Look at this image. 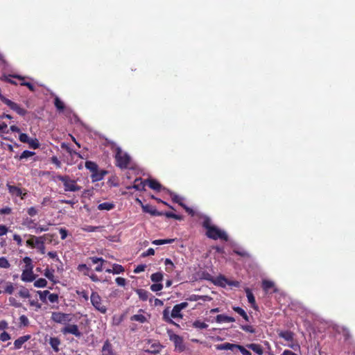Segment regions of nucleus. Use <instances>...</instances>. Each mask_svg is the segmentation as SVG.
I'll return each instance as SVG.
<instances>
[{
  "label": "nucleus",
  "instance_id": "36",
  "mask_svg": "<svg viewBox=\"0 0 355 355\" xmlns=\"http://www.w3.org/2000/svg\"><path fill=\"white\" fill-rule=\"evenodd\" d=\"M193 326L199 329H204L208 327V324L200 320H196L193 323Z\"/></svg>",
  "mask_w": 355,
  "mask_h": 355
},
{
  "label": "nucleus",
  "instance_id": "47",
  "mask_svg": "<svg viewBox=\"0 0 355 355\" xmlns=\"http://www.w3.org/2000/svg\"><path fill=\"white\" fill-rule=\"evenodd\" d=\"M163 288V285L160 283H155L150 286V289L153 292H157Z\"/></svg>",
  "mask_w": 355,
  "mask_h": 355
},
{
  "label": "nucleus",
  "instance_id": "3",
  "mask_svg": "<svg viewBox=\"0 0 355 355\" xmlns=\"http://www.w3.org/2000/svg\"><path fill=\"white\" fill-rule=\"evenodd\" d=\"M25 263L24 268L21 275V279L25 282H31L35 279V275L33 274V265L32 260L30 257H26L23 259Z\"/></svg>",
  "mask_w": 355,
  "mask_h": 355
},
{
  "label": "nucleus",
  "instance_id": "46",
  "mask_svg": "<svg viewBox=\"0 0 355 355\" xmlns=\"http://www.w3.org/2000/svg\"><path fill=\"white\" fill-rule=\"evenodd\" d=\"M35 155L34 152L29 150H24L20 155V159H26L28 157H32Z\"/></svg>",
  "mask_w": 355,
  "mask_h": 355
},
{
  "label": "nucleus",
  "instance_id": "60",
  "mask_svg": "<svg viewBox=\"0 0 355 355\" xmlns=\"http://www.w3.org/2000/svg\"><path fill=\"white\" fill-rule=\"evenodd\" d=\"M146 268V266L144 265H139L135 270H134V272L135 273H139L141 272H143L144 271Z\"/></svg>",
  "mask_w": 355,
  "mask_h": 355
},
{
  "label": "nucleus",
  "instance_id": "33",
  "mask_svg": "<svg viewBox=\"0 0 355 355\" xmlns=\"http://www.w3.org/2000/svg\"><path fill=\"white\" fill-rule=\"evenodd\" d=\"M4 292L8 294H12L15 290L12 283L7 282L4 283Z\"/></svg>",
  "mask_w": 355,
  "mask_h": 355
},
{
  "label": "nucleus",
  "instance_id": "44",
  "mask_svg": "<svg viewBox=\"0 0 355 355\" xmlns=\"http://www.w3.org/2000/svg\"><path fill=\"white\" fill-rule=\"evenodd\" d=\"M37 293L39 295L40 300L42 301H43V302L46 301V297L49 295V291H38Z\"/></svg>",
  "mask_w": 355,
  "mask_h": 355
},
{
  "label": "nucleus",
  "instance_id": "35",
  "mask_svg": "<svg viewBox=\"0 0 355 355\" xmlns=\"http://www.w3.org/2000/svg\"><path fill=\"white\" fill-rule=\"evenodd\" d=\"M46 285L47 281L43 278H40L34 282V286L37 288H44Z\"/></svg>",
  "mask_w": 355,
  "mask_h": 355
},
{
  "label": "nucleus",
  "instance_id": "45",
  "mask_svg": "<svg viewBox=\"0 0 355 355\" xmlns=\"http://www.w3.org/2000/svg\"><path fill=\"white\" fill-rule=\"evenodd\" d=\"M24 225L28 228V229H35L37 226V224L31 219H26L24 222Z\"/></svg>",
  "mask_w": 355,
  "mask_h": 355
},
{
  "label": "nucleus",
  "instance_id": "21",
  "mask_svg": "<svg viewBox=\"0 0 355 355\" xmlns=\"http://www.w3.org/2000/svg\"><path fill=\"white\" fill-rule=\"evenodd\" d=\"M216 321L218 323L223 322H232L235 321V319L232 317H230L225 315H218L216 318Z\"/></svg>",
  "mask_w": 355,
  "mask_h": 355
},
{
  "label": "nucleus",
  "instance_id": "12",
  "mask_svg": "<svg viewBox=\"0 0 355 355\" xmlns=\"http://www.w3.org/2000/svg\"><path fill=\"white\" fill-rule=\"evenodd\" d=\"M43 240V237L42 236L37 237L35 236H31L30 239L26 241V245L32 248H37L40 245L39 243H41Z\"/></svg>",
  "mask_w": 355,
  "mask_h": 355
},
{
  "label": "nucleus",
  "instance_id": "40",
  "mask_svg": "<svg viewBox=\"0 0 355 355\" xmlns=\"http://www.w3.org/2000/svg\"><path fill=\"white\" fill-rule=\"evenodd\" d=\"M54 104L56 108L59 110H63L64 108V103L58 97L55 98Z\"/></svg>",
  "mask_w": 355,
  "mask_h": 355
},
{
  "label": "nucleus",
  "instance_id": "24",
  "mask_svg": "<svg viewBox=\"0 0 355 355\" xmlns=\"http://www.w3.org/2000/svg\"><path fill=\"white\" fill-rule=\"evenodd\" d=\"M49 344L55 352L59 351V345H60V340L59 338L56 337L51 338L49 340Z\"/></svg>",
  "mask_w": 355,
  "mask_h": 355
},
{
  "label": "nucleus",
  "instance_id": "57",
  "mask_svg": "<svg viewBox=\"0 0 355 355\" xmlns=\"http://www.w3.org/2000/svg\"><path fill=\"white\" fill-rule=\"evenodd\" d=\"M48 230V227H42V226H36L35 228V232L36 234H39L42 232H45Z\"/></svg>",
  "mask_w": 355,
  "mask_h": 355
},
{
  "label": "nucleus",
  "instance_id": "19",
  "mask_svg": "<svg viewBox=\"0 0 355 355\" xmlns=\"http://www.w3.org/2000/svg\"><path fill=\"white\" fill-rule=\"evenodd\" d=\"M31 336L29 335H26L19 337L14 342L15 348L16 349H19L21 347L22 345L25 343L30 339Z\"/></svg>",
  "mask_w": 355,
  "mask_h": 355
},
{
  "label": "nucleus",
  "instance_id": "51",
  "mask_svg": "<svg viewBox=\"0 0 355 355\" xmlns=\"http://www.w3.org/2000/svg\"><path fill=\"white\" fill-rule=\"evenodd\" d=\"M246 293H247V297H248L249 303H250L252 305L254 304L255 298H254L253 294L249 290H248L246 291Z\"/></svg>",
  "mask_w": 355,
  "mask_h": 355
},
{
  "label": "nucleus",
  "instance_id": "55",
  "mask_svg": "<svg viewBox=\"0 0 355 355\" xmlns=\"http://www.w3.org/2000/svg\"><path fill=\"white\" fill-rule=\"evenodd\" d=\"M27 212L31 216H34L37 214V210L35 207H31L28 209Z\"/></svg>",
  "mask_w": 355,
  "mask_h": 355
},
{
  "label": "nucleus",
  "instance_id": "39",
  "mask_svg": "<svg viewBox=\"0 0 355 355\" xmlns=\"http://www.w3.org/2000/svg\"><path fill=\"white\" fill-rule=\"evenodd\" d=\"M19 295L23 298H28L30 297L29 291L27 288L22 287L19 291Z\"/></svg>",
  "mask_w": 355,
  "mask_h": 355
},
{
  "label": "nucleus",
  "instance_id": "54",
  "mask_svg": "<svg viewBox=\"0 0 355 355\" xmlns=\"http://www.w3.org/2000/svg\"><path fill=\"white\" fill-rule=\"evenodd\" d=\"M116 283L119 285V286H124L125 285V283H126V280L125 279L123 278V277H117L116 279Z\"/></svg>",
  "mask_w": 355,
  "mask_h": 355
},
{
  "label": "nucleus",
  "instance_id": "52",
  "mask_svg": "<svg viewBox=\"0 0 355 355\" xmlns=\"http://www.w3.org/2000/svg\"><path fill=\"white\" fill-rule=\"evenodd\" d=\"M19 139L20 141H21L23 143H27V144L30 139L29 137L25 133H21L19 135Z\"/></svg>",
  "mask_w": 355,
  "mask_h": 355
},
{
  "label": "nucleus",
  "instance_id": "31",
  "mask_svg": "<svg viewBox=\"0 0 355 355\" xmlns=\"http://www.w3.org/2000/svg\"><path fill=\"white\" fill-rule=\"evenodd\" d=\"M85 167L92 173L95 172L98 168V165L92 161H87L85 163Z\"/></svg>",
  "mask_w": 355,
  "mask_h": 355
},
{
  "label": "nucleus",
  "instance_id": "38",
  "mask_svg": "<svg viewBox=\"0 0 355 355\" xmlns=\"http://www.w3.org/2000/svg\"><path fill=\"white\" fill-rule=\"evenodd\" d=\"M62 148H65L67 150V151L69 153V155L71 156H73V155H76L78 156V157L80 158H83L82 156L78 153L77 152H76L75 150H72L71 148H69L67 145L64 144H62Z\"/></svg>",
  "mask_w": 355,
  "mask_h": 355
},
{
  "label": "nucleus",
  "instance_id": "30",
  "mask_svg": "<svg viewBox=\"0 0 355 355\" xmlns=\"http://www.w3.org/2000/svg\"><path fill=\"white\" fill-rule=\"evenodd\" d=\"M234 311H236L237 313H239L241 316L243 317V318L245 320V321H248L249 320V317L248 315H247V313H245V311L239 307V306H235L233 308Z\"/></svg>",
  "mask_w": 355,
  "mask_h": 355
},
{
  "label": "nucleus",
  "instance_id": "56",
  "mask_svg": "<svg viewBox=\"0 0 355 355\" xmlns=\"http://www.w3.org/2000/svg\"><path fill=\"white\" fill-rule=\"evenodd\" d=\"M241 329L245 331L250 332V333H254V329L252 326L250 325H244L241 327Z\"/></svg>",
  "mask_w": 355,
  "mask_h": 355
},
{
  "label": "nucleus",
  "instance_id": "23",
  "mask_svg": "<svg viewBox=\"0 0 355 355\" xmlns=\"http://www.w3.org/2000/svg\"><path fill=\"white\" fill-rule=\"evenodd\" d=\"M115 207V205L113 202H105L101 203L98 205V209L99 210H105V211H110L114 209Z\"/></svg>",
  "mask_w": 355,
  "mask_h": 355
},
{
  "label": "nucleus",
  "instance_id": "10",
  "mask_svg": "<svg viewBox=\"0 0 355 355\" xmlns=\"http://www.w3.org/2000/svg\"><path fill=\"white\" fill-rule=\"evenodd\" d=\"M89 259L92 261V262L94 264H98L97 266L95 268V270L96 272H101L103 270V263L107 262L105 260H104L101 257H90Z\"/></svg>",
  "mask_w": 355,
  "mask_h": 355
},
{
  "label": "nucleus",
  "instance_id": "4",
  "mask_svg": "<svg viewBox=\"0 0 355 355\" xmlns=\"http://www.w3.org/2000/svg\"><path fill=\"white\" fill-rule=\"evenodd\" d=\"M90 301L94 308L101 313L105 314L107 311V306L104 304L102 298L96 292H92L90 296Z\"/></svg>",
  "mask_w": 355,
  "mask_h": 355
},
{
  "label": "nucleus",
  "instance_id": "2",
  "mask_svg": "<svg viewBox=\"0 0 355 355\" xmlns=\"http://www.w3.org/2000/svg\"><path fill=\"white\" fill-rule=\"evenodd\" d=\"M55 180L62 182L66 192H77L81 189V187L77 184L78 180L72 179L69 175H57L55 176Z\"/></svg>",
  "mask_w": 355,
  "mask_h": 355
},
{
  "label": "nucleus",
  "instance_id": "37",
  "mask_svg": "<svg viewBox=\"0 0 355 355\" xmlns=\"http://www.w3.org/2000/svg\"><path fill=\"white\" fill-rule=\"evenodd\" d=\"M124 271V268L122 266L119 264H113L112 272L113 274H120Z\"/></svg>",
  "mask_w": 355,
  "mask_h": 355
},
{
  "label": "nucleus",
  "instance_id": "49",
  "mask_svg": "<svg viewBox=\"0 0 355 355\" xmlns=\"http://www.w3.org/2000/svg\"><path fill=\"white\" fill-rule=\"evenodd\" d=\"M48 299L51 302V303H55V302H58V294H55V293H51L49 292V295L48 296Z\"/></svg>",
  "mask_w": 355,
  "mask_h": 355
},
{
  "label": "nucleus",
  "instance_id": "42",
  "mask_svg": "<svg viewBox=\"0 0 355 355\" xmlns=\"http://www.w3.org/2000/svg\"><path fill=\"white\" fill-rule=\"evenodd\" d=\"M236 349L239 350L243 355H252L251 352L242 345H236Z\"/></svg>",
  "mask_w": 355,
  "mask_h": 355
},
{
  "label": "nucleus",
  "instance_id": "41",
  "mask_svg": "<svg viewBox=\"0 0 355 355\" xmlns=\"http://www.w3.org/2000/svg\"><path fill=\"white\" fill-rule=\"evenodd\" d=\"M28 144L29 146L33 149H37L40 146L39 141L37 139H31L30 138Z\"/></svg>",
  "mask_w": 355,
  "mask_h": 355
},
{
  "label": "nucleus",
  "instance_id": "9",
  "mask_svg": "<svg viewBox=\"0 0 355 355\" xmlns=\"http://www.w3.org/2000/svg\"><path fill=\"white\" fill-rule=\"evenodd\" d=\"M61 332L64 334H72L77 338L82 336V333L80 331L78 327L76 324H71L68 323L61 329Z\"/></svg>",
  "mask_w": 355,
  "mask_h": 355
},
{
  "label": "nucleus",
  "instance_id": "17",
  "mask_svg": "<svg viewBox=\"0 0 355 355\" xmlns=\"http://www.w3.org/2000/svg\"><path fill=\"white\" fill-rule=\"evenodd\" d=\"M236 344H232L230 343H225L223 344L217 345L216 346V349L218 350H231L234 352L236 349Z\"/></svg>",
  "mask_w": 355,
  "mask_h": 355
},
{
  "label": "nucleus",
  "instance_id": "15",
  "mask_svg": "<svg viewBox=\"0 0 355 355\" xmlns=\"http://www.w3.org/2000/svg\"><path fill=\"white\" fill-rule=\"evenodd\" d=\"M144 185H148L152 189L159 191L162 189V185L155 180L148 179L144 182Z\"/></svg>",
  "mask_w": 355,
  "mask_h": 355
},
{
  "label": "nucleus",
  "instance_id": "58",
  "mask_svg": "<svg viewBox=\"0 0 355 355\" xmlns=\"http://www.w3.org/2000/svg\"><path fill=\"white\" fill-rule=\"evenodd\" d=\"M21 85L26 86L32 92L35 91V87L31 83H30L28 82L23 81V82L21 83Z\"/></svg>",
  "mask_w": 355,
  "mask_h": 355
},
{
  "label": "nucleus",
  "instance_id": "7",
  "mask_svg": "<svg viewBox=\"0 0 355 355\" xmlns=\"http://www.w3.org/2000/svg\"><path fill=\"white\" fill-rule=\"evenodd\" d=\"M167 334L170 340L173 342L175 349L179 352H183L185 349V346L182 338L174 334L171 330H168Z\"/></svg>",
  "mask_w": 355,
  "mask_h": 355
},
{
  "label": "nucleus",
  "instance_id": "18",
  "mask_svg": "<svg viewBox=\"0 0 355 355\" xmlns=\"http://www.w3.org/2000/svg\"><path fill=\"white\" fill-rule=\"evenodd\" d=\"M107 173L105 171H98V168L95 171L92 172L91 175L93 182H98L103 179L105 175Z\"/></svg>",
  "mask_w": 355,
  "mask_h": 355
},
{
  "label": "nucleus",
  "instance_id": "5",
  "mask_svg": "<svg viewBox=\"0 0 355 355\" xmlns=\"http://www.w3.org/2000/svg\"><path fill=\"white\" fill-rule=\"evenodd\" d=\"M73 315L71 313H65L62 312H52L51 319L55 323L67 325L72 321Z\"/></svg>",
  "mask_w": 355,
  "mask_h": 355
},
{
  "label": "nucleus",
  "instance_id": "53",
  "mask_svg": "<svg viewBox=\"0 0 355 355\" xmlns=\"http://www.w3.org/2000/svg\"><path fill=\"white\" fill-rule=\"evenodd\" d=\"M10 339V336L6 331L0 334V340L5 342Z\"/></svg>",
  "mask_w": 355,
  "mask_h": 355
},
{
  "label": "nucleus",
  "instance_id": "1",
  "mask_svg": "<svg viewBox=\"0 0 355 355\" xmlns=\"http://www.w3.org/2000/svg\"><path fill=\"white\" fill-rule=\"evenodd\" d=\"M203 227L207 230L206 234L209 238L216 240L220 239L225 241L227 240V235L225 232L221 230L216 226L211 224L209 218L205 217L202 223Z\"/></svg>",
  "mask_w": 355,
  "mask_h": 355
},
{
  "label": "nucleus",
  "instance_id": "28",
  "mask_svg": "<svg viewBox=\"0 0 355 355\" xmlns=\"http://www.w3.org/2000/svg\"><path fill=\"white\" fill-rule=\"evenodd\" d=\"M136 292L139 295V297L143 301L147 300L150 295L149 292L144 289H138Z\"/></svg>",
  "mask_w": 355,
  "mask_h": 355
},
{
  "label": "nucleus",
  "instance_id": "43",
  "mask_svg": "<svg viewBox=\"0 0 355 355\" xmlns=\"http://www.w3.org/2000/svg\"><path fill=\"white\" fill-rule=\"evenodd\" d=\"M10 266V263L5 257L0 258V268H8Z\"/></svg>",
  "mask_w": 355,
  "mask_h": 355
},
{
  "label": "nucleus",
  "instance_id": "64",
  "mask_svg": "<svg viewBox=\"0 0 355 355\" xmlns=\"http://www.w3.org/2000/svg\"><path fill=\"white\" fill-rule=\"evenodd\" d=\"M51 162L52 163L55 164L57 167H61V162L58 160V159L56 157H53L51 158Z\"/></svg>",
  "mask_w": 355,
  "mask_h": 355
},
{
  "label": "nucleus",
  "instance_id": "6",
  "mask_svg": "<svg viewBox=\"0 0 355 355\" xmlns=\"http://www.w3.org/2000/svg\"><path fill=\"white\" fill-rule=\"evenodd\" d=\"M116 160L117 166L120 168H127L130 162V157L128 155L123 152L120 148L116 149Z\"/></svg>",
  "mask_w": 355,
  "mask_h": 355
},
{
  "label": "nucleus",
  "instance_id": "29",
  "mask_svg": "<svg viewBox=\"0 0 355 355\" xmlns=\"http://www.w3.org/2000/svg\"><path fill=\"white\" fill-rule=\"evenodd\" d=\"M164 265L166 266V270L168 272H171L175 268V265L170 259H166L164 260Z\"/></svg>",
  "mask_w": 355,
  "mask_h": 355
},
{
  "label": "nucleus",
  "instance_id": "63",
  "mask_svg": "<svg viewBox=\"0 0 355 355\" xmlns=\"http://www.w3.org/2000/svg\"><path fill=\"white\" fill-rule=\"evenodd\" d=\"M51 202V200L49 197H45L43 198L42 202V205L46 206L49 205Z\"/></svg>",
  "mask_w": 355,
  "mask_h": 355
},
{
  "label": "nucleus",
  "instance_id": "59",
  "mask_svg": "<svg viewBox=\"0 0 355 355\" xmlns=\"http://www.w3.org/2000/svg\"><path fill=\"white\" fill-rule=\"evenodd\" d=\"M60 237L62 240L65 239L67 236V231L65 229L60 228Z\"/></svg>",
  "mask_w": 355,
  "mask_h": 355
},
{
  "label": "nucleus",
  "instance_id": "61",
  "mask_svg": "<svg viewBox=\"0 0 355 355\" xmlns=\"http://www.w3.org/2000/svg\"><path fill=\"white\" fill-rule=\"evenodd\" d=\"M8 232V228L3 225H0V236L6 235Z\"/></svg>",
  "mask_w": 355,
  "mask_h": 355
},
{
  "label": "nucleus",
  "instance_id": "13",
  "mask_svg": "<svg viewBox=\"0 0 355 355\" xmlns=\"http://www.w3.org/2000/svg\"><path fill=\"white\" fill-rule=\"evenodd\" d=\"M101 352L102 355H116V353L113 351L112 345L108 340H106L104 343Z\"/></svg>",
  "mask_w": 355,
  "mask_h": 355
},
{
  "label": "nucleus",
  "instance_id": "26",
  "mask_svg": "<svg viewBox=\"0 0 355 355\" xmlns=\"http://www.w3.org/2000/svg\"><path fill=\"white\" fill-rule=\"evenodd\" d=\"M171 316L173 318H182L181 310L177 305H175L173 306V308L171 311Z\"/></svg>",
  "mask_w": 355,
  "mask_h": 355
},
{
  "label": "nucleus",
  "instance_id": "32",
  "mask_svg": "<svg viewBox=\"0 0 355 355\" xmlns=\"http://www.w3.org/2000/svg\"><path fill=\"white\" fill-rule=\"evenodd\" d=\"M150 279L155 283H159L163 279V275L161 272H155L151 275Z\"/></svg>",
  "mask_w": 355,
  "mask_h": 355
},
{
  "label": "nucleus",
  "instance_id": "48",
  "mask_svg": "<svg viewBox=\"0 0 355 355\" xmlns=\"http://www.w3.org/2000/svg\"><path fill=\"white\" fill-rule=\"evenodd\" d=\"M19 323L22 326H28L29 324L28 318L24 315H21L19 317Z\"/></svg>",
  "mask_w": 355,
  "mask_h": 355
},
{
  "label": "nucleus",
  "instance_id": "62",
  "mask_svg": "<svg viewBox=\"0 0 355 355\" xmlns=\"http://www.w3.org/2000/svg\"><path fill=\"white\" fill-rule=\"evenodd\" d=\"M287 346L292 348L294 350H298L300 349V346L298 343H291L288 344Z\"/></svg>",
  "mask_w": 355,
  "mask_h": 355
},
{
  "label": "nucleus",
  "instance_id": "16",
  "mask_svg": "<svg viewBox=\"0 0 355 355\" xmlns=\"http://www.w3.org/2000/svg\"><path fill=\"white\" fill-rule=\"evenodd\" d=\"M262 286L266 293L275 292L276 291V288H275V284L272 281L263 280Z\"/></svg>",
  "mask_w": 355,
  "mask_h": 355
},
{
  "label": "nucleus",
  "instance_id": "8",
  "mask_svg": "<svg viewBox=\"0 0 355 355\" xmlns=\"http://www.w3.org/2000/svg\"><path fill=\"white\" fill-rule=\"evenodd\" d=\"M0 100L10 107V109L16 112L18 114L21 116H24L26 114V110L24 108L21 107L16 103L12 102L10 99L6 98L5 96L0 95Z\"/></svg>",
  "mask_w": 355,
  "mask_h": 355
},
{
  "label": "nucleus",
  "instance_id": "27",
  "mask_svg": "<svg viewBox=\"0 0 355 355\" xmlns=\"http://www.w3.org/2000/svg\"><path fill=\"white\" fill-rule=\"evenodd\" d=\"M163 320L166 322H168L170 324H173L174 325H176V326H179L178 324H176L172 319H171V316L169 315V311L168 309H165L164 311H163Z\"/></svg>",
  "mask_w": 355,
  "mask_h": 355
},
{
  "label": "nucleus",
  "instance_id": "25",
  "mask_svg": "<svg viewBox=\"0 0 355 355\" xmlns=\"http://www.w3.org/2000/svg\"><path fill=\"white\" fill-rule=\"evenodd\" d=\"M171 197H172V198H173V201H174V202L179 203L182 207H183L186 209V211H187L188 213H189V214H191V213H192V210H191L190 208H189V207H186V206H185V205H184L181 202V200H182V198H181L180 196H178V195H176V194H174V193H171Z\"/></svg>",
  "mask_w": 355,
  "mask_h": 355
},
{
  "label": "nucleus",
  "instance_id": "20",
  "mask_svg": "<svg viewBox=\"0 0 355 355\" xmlns=\"http://www.w3.org/2000/svg\"><path fill=\"white\" fill-rule=\"evenodd\" d=\"M280 338H284L285 340L292 342L293 340V333L289 331H281L278 333Z\"/></svg>",
  "mask_w": 355,
  "mask_h": 355
},
{
  "label": "nucleus",
  "instance_id": "11",
  "mask_svg": "<svg viewBox=\"0 0 355 355\" xmlns=\"http://www.w3.org/2000/svg\"><path fill=\"white\" fill-rule=\"evenodd\" d=\"M8 189L11 195L15 196H20L22 199H24L26 196V193H23L21 189L17 187L12 186L8 184Z\"/></svg>",
  "mask_w": 355,
  "mask_h": 355
},
{
  "label": "nucleus",
  "instance_id": "50",
  "mask_svg": "<svg viewBox=\"0 0 355 355\" xmlns=\"http://www.w3.org/2000/svg\"><path fill=\"white\" fill-rule=\"evenodd\" d=\"M53 272H54L53 270H51L49 269H46L45 271H44V275L49 280L53 281V277H54Z\"/></svg>",
  "mask_w": 355,
  "mask_h": 355
},
{
  "label": "nucleus",
  "instance_id": "14",
  "mask_svg": "<svg viewBox=\"0 0 355 355\" xmlns=\"http://www.w3.org/2000/svg\"><path fill=\"white\" fill-rule=\"evenodd\" d=\"M130 320L132 321H137L140 323H144L147 321V317L146 315L144 314L143 310L140 309L138 313L132 315L130 318Z\"/></svg>",
  "mask_w": 355,
  "mask_h": 355
},
{
  "label": "nucleus",
  "instance_id": "22",
  "mask_svg": "<svg viewBox=\"0 0 355 355\" xmlns=\"http://www.w3.org/2000/svg\"><path fill=\"white\" fill-rule=\"evenodd\" d=\"M247 347L252 349L254 352H255L256 354H257L259 355H263V350L261 346L259 344H255V343L248 344V345H247Z\"/></svg>",
  "mask_w": 355,
  "mask_h": 355
},
{
  "label": "nucleus",
  "instance_id": "34",
  "mask_svg": "<svg viewBox=\"0 0 355 355\" xmlns=\"http://www.w3.org/2000/svg\"><path fill=\"white\" fill-rule=\"evenodd\" d=\"M174 241V239H157L153 241L152 243L154 245H164V244H170Z\"/></svg>",
  "mask_w": 355,
  "mask_h": 355
}]
</instances>
